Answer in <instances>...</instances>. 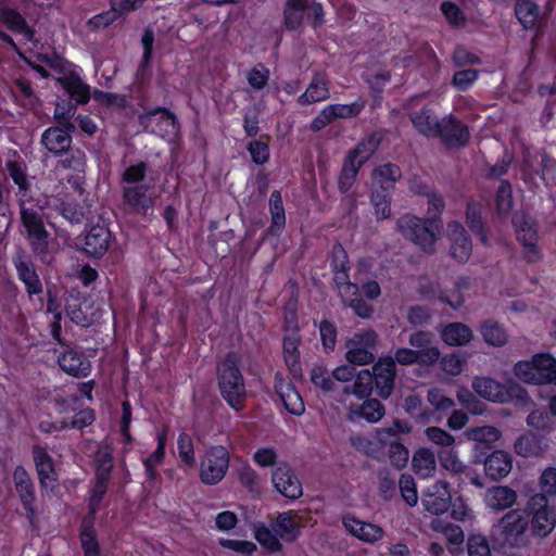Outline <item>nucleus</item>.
<instances>
[{"label": "nucleus", "mask_w": 556, "mask_h": 556, "mask_svg": "<svg viewBox=\"0 0 556 556\" xmlns=\"http://www.w3.org/2000/svg\"><path fill=\"white\" fill-rule=\"evenodd\" d=\"M427 203L429 215L427 220L405 215L397 220V228L404 237L412 240L421 250L432 252L441 229L438 218L444 208V202L437 194H428Z\"/></svg>", "instance_id": "nucleus-1"}, {"label": "nucleus", "mask_w": 556, "mask_h": 556, "mask_svg": "<svg viewBox=\"0 0 556 556\" xmlns=\"http://www.w3.org/2000/svg\"><path fill=\"white\" fill-rule=\"evenodd\" d=\"M394 377V359L390 356L381 357L372 366L371 371L369 369L358 371L353 384L344 387V393L354 395L357 400H364L371 394L375 384L379 395L387 399L393 389Z\"/></svg>", "instance_id": "nucleus-2"}, {"label": "nucleus", "mask_w": 556, "mask_h": 556, "mask_svg": "<svg viewBox=\"0 0 556 556\" xmlns=\"http://www.w3.org/2000/svg\"><path fill=\"white\" fill-rule=\"evenodd\" d=\"M239 356L229 352L217 367L218 386L223 397L236 410L241 409L245 399V387L238 367Z\"/></svg>", "instance_id": "nucleus-3"}, {"label": "nucleus", "mask_w": 556, "mask_h": 556, "mask_svg": "<svg viewBox=\"0 0 556 556\" xmlns=\"http://www.w3.org/2000/svg\"><path fill=\"white\" fill-rule=\"evenodd\" d=\"M471 387L478 395L490 402L500 404L515 402L521 406H528L531 403L526 389L513 380L502 383L493 378L481 376L472 380Z\"/></svg>", "instance_id": "nucleus-4"}, {"label": "nucleus", "mask_w": 556, "mask_h": 556, "mask_svg": "<svg viewBox=\"0 0 556 556\" xmlns=\"http://www.w3.org/2000/svg\"><path fill=\"white\" fill-rule=\"evenodd\" d=\"M516 378L528 384L556 386V357L551 353H538L514 365Z\"/></svg>", "instance_id": "nucleus-5"}, {"label": "nucleus", "mask_w": 556, "mask_h": 556, "mask_svg": "<svg viewBox=\"0 0 556 556\" xmlns=\"http://www.w3.org/2000/svg\"><path fill=\"white\" fill-rule=\"evenodd\" d=\"M229 452L222 445L208 447L200 462V479L204 484L214 485L223 480L229 467Z\"/></svg>", "instance_id": "nucleus-6"}, {"label": "nucleus", "mask_w": 556, "mask_h": 556, "mask_svg": "<svg viewBox=\"0 0 556 556\" xmlns=\"http://www.w3.org/2000/svg\"><path fill=\"white\" fill-rule=\"evenodd\" d=\"M377 342L374 330H364L354 333L345 341V358L354 365H366L374 359L372 349Z\"/></svg>", "instance_id": "nucleus-7"}, {"label": "nucleus", "mask_w": 556, "mask_h": 556, "mask_svg": "<svg viewBox=\"0 0 556 556\" xmlns=\"http://www.w3.org/2000/svg\"><path fill=\"white\" fill-rule=\"evenodd\" d=\"M28 202L21 203V218L28 233L31 248L38 255H45L48 249V232L37 210Z\"/></svg>", "instance_id": "nucleus-8"}, {"label": "nucleus", "mask_w": 556, "mask_h": 556, "mask_svg": "<svg viewBox=\"0 0 556 556\" xmlns=\"http://www.w3.org/2000/svg\"><path fill=\"white\" fill-rule=\"evenodd\" d=\"M352 395H346L344 390L338 401L344 406L346 416L350 420L355 421L364 419L367 422H378L386 414L384 406L376 399H364L361 405L353 402Z\"/></svg>", "instance_id": "nucleus-9"}, {"label": "nucleus", "mask_w": 556, "mask_h": 556, "mask_svg": "<svg viewBox=\"0 0 556 556\" xmlns=\"http://www.w3.org/2000/svg\"><path fill=\"white\" fill-rule=\"evenodd\" d=\"M532 511V530L539 536H546L556 526V511L544 495H534L529 504Z\"/></svg>", "instance_id": "nucleus-10"}, {"label": "nucleus", "mask_w": 556, "mask_h": 556, "mask_svg": "<svg viewBox=\"0 0 556 556\" xmlns=\"http://www.w3.org/2000/svg\"><path fill=\"white\" fill-rule=\"evenodd\" d=\"M517 238L522 244L523 254L528 262H535L540 257L538 249V232L534 222L526 215H516L514 217Z\"/></svg>", "instance_id": "nucleus-11"}, {"label": "nucleus", "mask_w": 556, "mask_h": 556, "mask_svg": "<svg viewBox=\"0 0 556 556\" xmlns=\"http://www.w3.org/2000/svg\"><path fill=\"white\" fill-rule=\"evenodd\" d=\"M306 525V514L289 510L277 515L273 528L282 541L293 542L300 536L302 528Z\"/></svg>", "instance_id": "nucleus-12"}, {"label": "nucleus", "mask_w": 556, "mask_h": 556, "mask_svg": "<svg viewBox=\"0 0 556 556\" xmlns=\"http://www.w3.org/2000/svg\"><path fill=\"white\" fill-rule=\"evenodd\" d=\"M342 523L350 535L367 544H375L384 536V530L380 526L361 520L354 515L343 516Z\"/></svg>", "instance_id": "nucleus-13"}, {"label": "nucleus", "mask_w": 556, "mask_h": 556, "mask_svg": "<svg viewBox=\"0 0 556 556\" xmlns=\"http://www.w3.org/2000/svg\"><path fill=\"white\" fill-rule=\"evenodd\" d=\"M528 526V519L523 513L511 510L507 513L498 523L502 541L510 546L518 545L522 541V534Z\"/></svg>", "instance_id": "nucleus-14"}, {"label": "nucleus", "mask_w": 556, "mask_h": 556, "mask_svg": "<svg viewBox=\"0 0 556 556\" xmlns=\"http://www.w3.org/2000/svg\"><path fill=\"white\" fill-rule=\"evenodd\" d=\"M451 493L446 482L437 481L422 494L421 504L432 515H441L451 506Z\"/></svg>", "instance_id": "nucleus-15"}, {"label": "nucleus", "mask_w": 556, "mask_h": 556, "mask_svg": "<svg viewBox=\"0 0 556 556\" xmlns=\"http://www.w3.org/2000/svg\"><path fill=\"white\" fill-rule=\"evenodd\" d=\"M275 489L288 498H299L302 495V485L292 469L286 464H279L271 475Z\"/></svg>", "instance_id": "nucleus-16"}, {"label": "nucleus", "mask_w": 556, "mask_h": 556, "mask_svg": "<svg viewBox=\"0 0 556 556\" xmlns=\"http://www.w3.org/2000/svg\"><path fill=\"white\" fill-rule=\"evenodd\" d=\"M141 124L160 137H175L178 126L175 117L166 111L156 110L140 117Z\"/></svg>", "instance_id": "nucleus-17"}, {"label": "nucleus", "mask_w": 556, "mask_h": 556, "mask_svg": "<svg viewBox=\"0 0 556 556\" xmlns=\"http://www.w3.org/2000/svg\"><path fill=\"white\" fill-rule=\"evenodd\" d=\"M61 369L76 378L87 377L91 371L89 359L80 352L68 349L58 356Z\"/></svg>", "instance_id": "nucleus-18"}, {"label": "nucleus", "mask_w": 556, "mask_h": 556, "mask_svg": "<svg viewBox=\"0 0 556 556\" xmlns=\"http://www.w3.org/2000/svg\"><path fill=\"white\" fill-rule=\"evenodd\" d=\"M33 457L41 486L53 490L58 479L52 457L48 454L47 450L41 446L34 447Z\"/></svg>", "instance_id": "nucleus-19"}, {"label": "nucleus", "mask_w": 556, "mask_h": 556, "mask_svg": "<svg viewBox=\"0 0 556 556\" xmlns=\"http://www.w3.org/2000/svg\"><path fill=\"white\" fill-rule=\"evenodd\" d=\"M485 475L493 479L498 480L507 477L513 469L511 455L503 450L493 451L483 462Z\"/></svg>", "instance_id": "nucleus-20"}, {"label": "nucleus", "mask_w": 556, "mask_h": 556, "mask_svg": "<svg viewBox=\"0 0 556 556\" xmlns=\"http://www.w3.org/2000/svg\"><path fill=\"white\" fill-rule=\"evenodd\" d=\"M275 390L282 401L286 409L296 416L304 413V402L295 388L285 378L276 376Z\"/></svg>", "instance_id": "nucleus-21"}, {"label": "nucleus", "mask_w": 556, "mask_h": 556, "mask_svg": "<svg viewBox=\"0 0 556 556\" xmlns=\"http://www.w3.org/2000/svg\"><path fill=\"white\" fill-rule=\"evenodd\" d=\"M111 232L104 225H96L90 228L86 238L84 250L93 257L102 256L110 244Z\"/></svg>", "instance_id": "nucleus-22"}, {"label": "nucleus", "mask_w": 556, "mask_h": 556, "mask_svg": "<svg viewBox=\"0 0 556 556\" xmlns=\"http://www.w3.org/2000/svg\"><path fill=\"white\" fill-rule=\"evenodd\" d=\"M447 233L452 241V255L458 262H466L471 254V243L464 227L458 222L447 225Z\"/></svg>", "instance_id": "nucleus-23"}, {"label": "nucleus", "mask_w": 556, "mask_h": 556, "mask_svg": "<svg viewBox=\"0 0 556 556\" xmlns=\"http://www.w3.org/2000/svg\"><path fill=\"white\" fill-rule=\"evenodd\" d=\"M379 138L376 136H368L364 138L352 151L346 155L344 163L359 168L370 159L379 146Z\"/></svg>", "instance_id": "nucleus-24"}, {"label": "nucleus", "mask_w": 556, "mask_h": 556, "mask_svg": "<svg viewBox=\"0 0 556 556\" xmlns=\"http://www.w3.org/2000/svg\"><path fill=\"white\" fill-rule=\"evenodd\" d=\"M338 292L342 301L351 306L357 316L362 318L371 316L372 308L361 299L358 287L355 283H344L338 288Z\"/></svg>", "instance_id": "nucleus-25"}, {"label": "nucleus", "mask_w": 556, "mask_h": 556, "mask_svg": "<svg viewBox=\"0 0 556 556\" xmlns=\"http://www.w3.org/2000/svg\"><path fill=\"white\" fill-rule=\"evenodd\" d=\"M15 267L18 278L25 285L30 299H33L34 295L40 294L42 292V283L36 273L34 264L30 261L20 257L15 261Z\"/></svg>", "instance_id": "nucleus-26"}, {"label": "nucleus", "mask_w": 556, "mask_h": 556, "mask_svg": "<svg viewBox=\"0 0 556 556\" xmlns=\"http://www.w3.org/2000/svg\"><path fill=\"white\" fill-rule=\"evenodd\" d=\"M70 130L60 127H50L46 129L41 136V143L45 148L54 154L67 151L72 143Z\"/></svg>", "instance_id": "nucleus-27"}, {"label": "nucleus", "mask_w": 556, "mask_h": 556, "mask_svg": "<svg viewBox=\"0 0 556 556\" xmlns=\"http://www.w3.org/2000/svg\"><path fill=\"white\" fill-rule=\"evenodd\" d=\"M442 341L450 346H463L472 338V330L463 323H451L440 330Z\"/></svg>", "instance_id": "nucleus-28"}, {"label": "nucleus", "mask_w": 556, "mask_h": 556, "mask_svg": "<svg viewBox=\"0 0 556 556\" xmlns=\"http://www.w3.org/2000/svg\"><path fill=\"white\" fill-rule=\"evenodd\" d=\"M412 467L419 478L427 479L432 477L437 470L434 452L428 447L416 450L412 457Z\"/></svg>", "instance_id": "nucleus-29"}, {"label": "nucleus", "mask_w": 556, "mask_h": 556, "mask_svg": "<svg viewBox=\"0 0 556 556\" xmlns=\"http://www.w3.org/2000/svg\"><path fill=\"white\" fill-rule=\"evenodd\" d=\"M438 136L447 143L456 146H464L469 139L467 127L452 116L442 119L441 129Z\"/></svg>", "instance_id": "nucleus-30"}, {"label": "nucleus", "mask_w": 556, "mask_h": 556, "mask_svg": "<svg viewBox=\"0 0 556 556\" xmlns=\"http://www.w3.org/2000/svg\"><path fill=\"white\" fill-rule=\"evenodd\" d=\"M547 450V445L543 440L534 434H522L514 443V451L517 455L530 458L540 457Z\"/></svg>", "instance_id": "nucleus-31"}, {"label": "nucleus", "mask_w": 556, "mask_h": 556, "mask_svg": "<svg viewBox=\"0 0 556 556\" xmlns=\"http://www.w3.org/2000/svg\"><path fill=\"white\" fill-rule=\"evenodd\" d=\"M484 502L491 509L503 510L515 504L516 493L508 486H493L485 492Z\"/></svg>", "instance_id": "nucleus-32"}, {"label": "nucleus", "mask_w": 556, "mask_h": 556, "mask_svg": "<svg viewBox=\"0 0 556 556\" xmlns=\"http://www.w3.org/2000/svg\"><path fill=\"white\" fill-rule=\"evenodd\" d=\"M328 84L324 75L316 74L306 90L299 97L301 105L325 101L329 98Z\"/></svg>", "instance_id": "nucleus-33"}, {"label": "nucleus", "mask_w": 556, "mask_h": 556, "mask_svg": "<svg viewBox=\"0 0 556 556\" xmlns=\"http://www.w3.org/2000/svg\"><path fill=\"white\" fill-rule=\"evenodd\" d=\"M431 529L441 532L450 544V552L457 554L462 552V545L464 543V532L459 526L453 523H443L440 520H433L431 522Z\"/></svg>", "instance_id": "nucleus-34"}, {"label": "nucleus", "mask_w": 556, "mask_h": 556, "mask_svg": "<svg viewBox=\"0 0 556 556\" xmlns=\"http://www.w3.org/2000/svg\"><path fill=\"white\" fill-rule=\"evenodd\" d=\"M5 168L11 179L18 187L17 197L20 202H28L27 197L30 189V180L26 174L25 167L17 162L8 161L5 163Z\"/></svg>", "instance_id": "nucleus-35"}, {"label": "nucleus", "mask_w": 556, "mask_h": 556, "mask_svg": "<svg viewBox=\"0 0 556 556\" xmlns=\"http://www.w3.org/2000/svg\"><path fill=\"white\" fill-rule=\"evenodd\" d=\"M13 480L24 507L28 511H33L34 489L27 471L22 467H17L14 470Z\"/></svg>", "instance_id": "nucleus-36"}, {"label": "nucleus", "mask_w": 556, "mask_h": 556, "mask_svg": "<svg viewBox=\"0 0 556 556\" xmlns=\"http://www.w3.org/2000/svg\"><path fill=\"white\" fill-rule=\"evenodd\" d=\"M0 18L8 28L22 35L26 41L33 40L34 33L20 13L11 9H2L0 11Z\"/></svg>", "instance_id": "nucleus-37"}, {"label": "nucleus", "mask_w": 556, "mask_h": 556, "mask_svg": "<svg viewBox=\"0 0 556 556\" xmlns=\"http://www.w3.org/2000/svg\"><path fill=\"white\" fill-rule=\"evenodd\" d=\"M434 352L428 350L426 352H420L419 354L408 348L397 349L394 353V363H399L400 365H413V364H421V365H432L433 364Z\"/></svg>", "instance_id": "nucleus-38"}, {"label": "nucleus", "mask_w": 556, "mask_h": 556, "mask_svg": "<svg viewBox=\"0 0 556 556\" xmlns=\"http://www.w3.org/2000/svg\"><path fill=\"white\" fill-rule=\"evenodd\" d=\"M415 128L426 136H438L441 129L442 121L439 122L437 116L430 110H422L412 116Z\"/></svg>", "instance_id": "nucleus-39"}, {"label": "nucleus", "mask_w": 556, "mask_h": 556, "mask_svg": "<svg viewBox=\"0 0 556 556\" xmlns=\"http://www.w3.org/2000/svg\"><path fill=\"white\" fill-rule=\"evenodd\" d=\"M480 333L484 342L492 346H503L508 341L506 330L493 320L484 321L480 327Z\"/></svg>", "instance_id": "nucleus-40"}, {"label": "nucleus", "mask_w": 556, "mask_h": 556, "mask_svg": "<svg viewBox=\"0 0 556 556\" xmlns=\"http://www.w3.org/2000/svg\"><path fill=\"white\" fill-rule=\"evenodd\" d=\"M112 452L113 448L108 443H101L98 446L93 459L96 476H101L102 478L111 477V471L113 469Z\"/></svg>", "instance_id": "nucleus-41"}, {"label": "nucleus", "mask_w": 556, "mask_h": 556, "mask_svg": "<svg viewBox=\"0 0 556 556\" xmlns=\"http://www.w3.org/2000/svg\"><path fill=\"white\" fill-rule=\"evenodd\" d=\"M465 435L470 441L491 446L501 439L502 432L493 426H482L470 428Z\"/></svg>", "instance_id": "nucleus-42"}, {"label": "nucleus", "mask_w": 556, "mask_h": 556, "mask_svg": "<svg viewBox=\"0 0 556 556\" xmlns=\"http://www.w3.org/2000/svg\"><path fill=\"white\" fill-rule=\"evenodd\" d=\"M408 343L418 354L431 350L434 352L433 364L440 357L439 349L433 345V334L429 331H416L409 336Z\"/></svg>", "instance_id": "nucleus-43"}, {"label": "nucleus", "mask_w": 556, "mask_h": 556, "mask_svg": "<svg viewBox=\"0 0 556 556\" xmlns=\"http://www.w3.org/2000/svg\"><path fill=\"white\" fill-rule=\"evenodd\" d=\"M401 170L396 165L384 164L377 167L372 172V181L379 185L382 191H387L388 188L400 178Z\"/></svg>", "instance_id": "nucleus-44"}, {"label": "nucleus", "mask_w": 556, "mask_h": 556, "mask_svg": "<svg viewBox=\"0 0 556 556\" xmlns=\"http://www.w3.org/2000/svg\"><path fill=\"white\" fill-rule=\"evenodd\" d=\"M63 87L78 103H86L89 100V87L76 76H68L62 79Z\"/></svg>", "instance_id": "nucleus-45"}, {"label": "nucleus", "mask_w": 556, "mask_h": 556, "mask_svg": "<svg viewBox=\"0 0 556 556\" xmlns=\"http://www.w3.org/2000/svg\"><path fill=\"white\" fill-rule=\"evenodd\" d=\"M254 536L257 542L269 552H279L281 549V539L278 533L275 532L273 523L270 525V528L265 526L256 527L254 530Z\"/></svg>", "instance_id": "nucleus-46"}, {"label": "nucleus", "mask_w": 556, "mask_h": 556, "mask_svg": "<svg viewBox=\"0 0 556 556\" xmlns=\"http://www.w3.org/2000/svg\"><path fill=\"white\" fill-rule=\"evenodd\" d=\"M469 286V279L468 278H459L456 283L455 288L451 291H447L446 289H440L438 291V299L445 303L453 308H457L463 303V296H462V290L467 288Z\"/></svg>", "instance_id": "nucleus-47"}, {"label": "nucleus", "mask_w": 556, "mask_h": 556, "mask_svg": "<svg viewBox=\"0 0 556 556\" xmlns=\"http://www.w3.org/2000/svg\"><path fill=\"white\" fill-rule=\"evenodd\" d=\"M516 16L525 28H532L538 20V7L528 0H519L516 4Z\"/></svg>", "instance_id": "nucleus-48"}, {"label": "nucleus", "mask_w": 556, "mask_h": 556, "mask_svg": "<svg viewBox=\"0 0 556 556\" xmlns=\"http://www.w3.org/2000/svg\"><path fill=\"white\" fill-rule=\"evenodd\" d=\"M299 338L295 334L286 337L283 340V355L287 366L296 375L300 371L299 365Z\"/></svg>", "instance_id": "nucleus-49"}, {"label": "nucleus", "mask_w": 556, "mask_h": 556, "mask_svg": "<svg viewBox=\"0 0 556 556\" xmlns=\"http://www.w3.org/2000/svg\"><path fill=\"white\" fill-rule=\"evenodd\" d=\"M124 198L128 204L138 208H146L151 204L144 186H132L124 189Z\"/></svg>", "instance_id": "nucleus-50"}, {"label": "nucleus", "mask_w": 556, "mask_h": 556, "mask_svg": "<svg viewBox=\"0 0 556 556\" xmlns=\"http://www.w3.org/2000/svg\"><path fill=\"white\" fill-rule=\"evenodd\" d=\"M269 210L271 214V228L281 229L285 226L286 217L281 195L278 191L270 194Z\"/></svg>", "instance_id": "nucleus-51"}, {"label": "nucleus", "mask_w": 556, "mask_h": 556, "mask_svg": "<svg viewBox=\"0 0 556 556\" xmlns=\"http://www.w3.org/2000/svg\"><path fill=\"white\" fill-rule=\"evenodd\" d=\"M466 363L467 358L464 353H451L444 355L440 362L442 370L452 376L459 375Z\"/></svg>", "instance_id": "nucleus-52"}, {"label": "nucleus", "mask_w": 556, "mask_h": 556, "mask_svg": "<svg viewBox=\"0 0 556 556\" xmlns=\"http://www.w3.org/2000/svg\"><path fill=\"white\" fill-rule=\"evenodd\" d=\"M399 488L406 504L414 507L418 502V493L414 478L410 475L403 473L399 480Z\"/></svg>", "instance_id": "nucleus-53"}, {"label": "nucleus", "mask_w": 556, "mask_h": 556, "mask_svg": "<svg viewBox=\"0 0 556 556\" xmlns=\"http://www.w3.org/2000/svg\"><path fill=\"white\" fill-rule=\"evenodd\" d=\"M441 466L454 473H460L465 470V464L459 459L455 450H443L438 455Z\"/></svg>", "instance_id": "nucleus-54"}, {"label": "nucleus", "mask_w": 556, "mask_h": 556, "mask_svg": "<svg viewBox=\"0 0 556 556\" xmlns=\"http://www.w3.org/2000/svg\"><path fill=\"white\" fill-rule=\"evenodd\" d=\"M304 12L305 8L286 2L283 9V22L287 28L298 29L303 23Z\"/></svg>", "instance_id": "nucleus-55"}, {"label": "nucleus", "mask_w": 556, "mask_h": 556, "mask_svg": "<svg viewBox=\"0 0 556 556\" xmlns=\"http://www.w3.org/2000/svg\"><path fill=\"white\" fill-rule=\"evenodd\" d=\"M469 556H491V549L486 538L480 533H472L467 540Z\"/></svg>", "instance_id": "nucleus-56"}, {"label": "nucleus", "mask_w": 556, "mask_h": 556, "mask_svg": "<svg viewBox=\"0 0 556 556\" xmlns=\"http://www.w3.org/2000/svg\"><path fill=\"white\" fill-rule=\"evenodd\" d=\"M109 480H110L109 477L102 478L101 476H96L94 483L92 485V489L90 492V498H89V507H90L92 515H94L104 494L106 493Z\"/></svg>", "instance_id": "nucleus-57"}, {"label": "nucleus", "mask_w": 556, "mask_h": 556, "mask_svg": "<svg viewBox=\"0 0 556 556\" xmlns=\"http://www.w3.org/2000/svg\"><path fill=\"white\" fill-rule=\"evenodd\" d=\"M269 76V70L266 66L258 64L248 71L247 80L251 88L254 90H261L267 85Z\"/></svg>", "instance_id": "nucleus-58"}, {"label": "nucleus", "mask_w": 556, "mask_h": 556, "mask_svg": "<svg viewBox=\"0 0 556 556\" xmlns=\"http://www.w3.org/2000/svg\"><path fill=\"white\" fill-rule=\"evenodd\" d=\"M178 455L181 462L187 466L194 465V452L192 439L187 433H180L177 439Z\"/></svg>", "instance_id": "nucleus-59"}, {"label": "nucleus", "mask_w": 556, "mask_h": 556, "mask_svg": "<svg viewBox=\"0 0 556 556\" xmlns=\"http://www.w3.org/2000/svg\"><path fill=\"white\" fill-rule=\"evenodd\" d=\"M94 413L92 409H83L78 412L71 421L62 420L60 421V427L58 429H83L91 425L94 421Z\"/></svg>", "instance_id": "nucleus-60"}, {"label": "nucleus", "mask_w": 556, "mask_h": 556, "mask_svg": "<svg viewBox=\"0 0 556 556\" xmlns=\"http://www.w3.org/2000/svg\"><path fill=\"white\" fill-rule=\"evenodd\" d=\"M428 401L437 412L445 413L454 407V401L438 388L429 390Z\"/></svg>", "instance_id": "nucleus-61"}, {"label": "nucleus", "mask_w": 556, "mask_h": 556, "mask_svg": "<svg viewBox=\"0 0 556 556\" xmlns=\"http://www.w3.org/2000/svg\"><path fill=\"white\" fill-rule=\"evenodd\" d=\"M539 485L542 495L546 497V495L555 496L556 495V468L555 467H546L542 470L541 476L539 478Z\"/></svg>", "instance_id": "nucleus-62"}, {"label": "nucleus", "mask_w": 556, "mask_h": 556, "mask_svg": "<svg viewBox=\"0 0 556 556\" xmlns=\"http://www.w3.org/2000/svg\"><path fill=\"white\" fill-rule=\"evenodd\" d=\"M371 202L378 218L383 219L390 217V195L387 191H375L371 195Z\"/></svg>", "instance_id": "nucleus-63"}, {"label": "nucleus", "mask_w": 556, "mask_h": 556, "mask_svg": "<svg viewBox=\"0 0 556 556\" xmlns=\"http://www.w3.org/2000/svg\"><path fill=\"white\" fill-rule=\"evenodd\" d=\"M425 434L427 439L435 445L450 447L455 443V438L451 433L438 427L427 428Z\"/></svg>", "instance_id": "nucleus-64"}]
</instances>
